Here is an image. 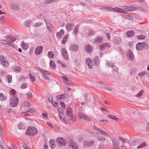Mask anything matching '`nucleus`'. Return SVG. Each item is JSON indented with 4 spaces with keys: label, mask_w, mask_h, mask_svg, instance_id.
<instances>
[{
    "label": "nucleus",
    "mask_w": 149,
    "mask_h": 149,
    "mask_svg": "<svg viewBox=\"0 0 149 149\" xmlns=\"http://www.w3.org/2000/svg\"><path fill=\"white\" fill-rule=\"evenodd\" d=\"M148 48V45L146 42H139L136 45V49L138 51L146 49Z\"/></svg>",
    "instance_id": "obj_1"
},
{
    "label": "nucleus",
    "mask_w": 149,
    "mask_h": 149,
    "mask_svg": "<svg viewBox=\"0 0 149 149\" xmlns=\"http://www.w3.org/2000/svg\"><path fill=\"white\" fill-rule=\"evenodd\" d=\"M19 103L18 99L17 97H10V105L13 107H17Z\"/></svg>",
    "instance_id": "obj_2"
},
{
    "label": "nucleus",
    "mask_w": 149,
    "mask_h": 149,
    "mask_svg": "<svg viewBox=\"0 0 149 149\" xmlns=\"http://www.w3.org/2000/svg\"><path fill=\"white\" fill-rule=\"evenodd\" d=\"M37 131L36 129L34 127H30L26 130V134L30 136H32L36 134Z\"/></svg>",
    "instance_id": "obj_3"
},
{
    "label": "nucleus",
    "mask_w": 149,
    "mask_h": 149,
    "mask_svg": "<svg viewBox=\"0 0 149 149\" xmlns=\"http://www.w3.org/2000/svg\"><path fill=\"white\" fill-rule=\"evenodd\" d=\"M67 115L70 117V119L72 121H75L76 120V118L73 116V111L71 107H69L67 109Z\"/></svg>",
    "instance_id": "obj_4"
},
{
    "label": "nucleus",
    "mask_w": 149,
    "mask_h": 149,
    "mask_svg": "<svg viewBox=\"0 0 149 149\" xmlns=\"http://www.w3.org/2000/svg\"><path fill=\"white\" fill-rule=\"evenodd\" d=\"M0 63L4 68H7L9 65L7 59L3 56H0Z\"/></svg>",
    "instance_id": "obj_5"
},
{
    "label": "nucleus",
    "mask_w": 149,
    "mask_h": 149,
    "mask_svg": "<svg viewBox=\"0 0 149 149\" xmlns=\"http://www.w3.org/2000/svg\"><path fill=\"white\" fill-rule=\"evenodd\" d=\"M112 146L114 149H119L120 141L117 138H114L112 140Z\"/></svg>",
    "instance_id": "obj_6"
},
{
    "label": "nucleus",
    "mask_w": 149,
    "mask_h": 149,
    "mask_svg": "<svg viewBox=\"0 0 149 149\" xmlns=\"http://www.w3.org/2000/svg\"><path fill=\"white\" fill-rule=\"evenodd\" d=\"M107 10L109 11H114L119 13H123L125 12L122 9L118 8H112L107 6Z\"/></svg>",
    "instance_id": "obj_7"
},
{
    "label": "nucleus",
    "mask_w": 149,
    "mask_h": 149,
    "mask_svg": "<svg viewBox=\"0 0 149 149\" xmlns=\"http://www.w3.org/2000/svg\"><path fill=\"white\" fill-rule=\"evenodd\" d=\"M37 68L38 69V70L42 73L43 78L46 80H49V78L47 76L49 75V72L48 71L42 70L38 67Z\"/></svg>",
    "instance_id": "obj_8"
},
{
    "label": "nucleus",
    "mask_w": 149,
    "mask_h": 149,
    "mask_svg": "<svg viewBox=\"0 0 149 149\" xmlns=\"http://www.w3.org/2000/svg\"><path fill=\"white\" fill-rule=\"evenodd\" d=\"M56 141L60 145L65 146L66 144L67 143L66 140L63 138L61 137L57 138L56 140Z\"/></svg>",
    "instance_id": "obj_9"
},
{
    "label": "nucleus",
    "mask_w": 149,
    "mask_h": 149,
    "mask_svg": "<svg viewBox=\"0 0 149 149\" xmlns=\"http://www.w3.org/2000/svg\"><path fill=\"white\" fill-rule=\"evenodd\" d=\"M69 146L72 149H79L77 143L72 140H71L69 141Z\"/></svg>",
    "instance_id": "obj_10"
},
{
    "label": "nucleus",
    "mask_w": 149,
    "mask_h": 149,
    "mask_svg": "<svg viewBox=\"0 0 149 149\" xmlns=\"http://www.w3.org/2000/svg\"><path fill=\"white\" fill-rule=\"evenodd\" d=\"M79 49L78 46L76 44H72L70 45L69 49L72 51L77 52Z\"/></svg>",
    "instance_id": "obj_11"
},
{
    "label": "nucleus",
    "mask_w": 149,
    "mask_h": 149,
    "mask_svg": "<svg viewBox=\"0 0 149 149\" xmlns=\"http://www.w3.org/2000/svg\"><path fill=\"white\" fill-rule=\"evenodd\" d=\"M61 53L64 58L66 60H68V56L67 52L66 49L65 48H62L61 49Z\"/></svg>",
    "instance_id": "obj_12"
},
{
    "label": "nucleus",
    "mask_w": 149,
    "mask_h": 149,
    "mask_svg": "<svg viewBox=\"0 0 149 149\" xmlns=\"http://www.w3.org/2000/svg\"><path fill=\"white\" fill-rule=\"evenodd\" d=\"M111 46L110 44L108 43L102 44L99 46V49L100 50H102L105 49L106 47H110Z\"/></svg>",
    "instance_id": "obj_13"
},
{
    "label": "nucleus",
    "mask_w": 149,
    "mask_h": 149,
    "mask_svg": "<svg viewBox=\"0 0 149 149\" xmlns=\"http://www.w3.org/2000/svg\"><path fill=\"white\" fill-rule=\"evenodd\" d=\"M86 64L88 65L89 68L91 69L93 68L92 61L90 58H87L86 61Z\"/></svg>",
    "instance_id": "obj_14"
},
{
    "label": "nucleus",
    "mask_w": 149,
    "mask_h": 149,
    "mask_svg": "<svg viewBox=\"0 0 149 149\" xmlns=\"http://www.w3.org/2000/svg\"><path fill=\"white\" fill-rule=\"evenodd\" d=\"M123 9L127 11H133L136 10L137 8L136 7L128 6H124L123 7Z\"/></svg>",
    "instance_id": "obj_15"
},
{
    "label": "nucleus",
    "mask_w": 149,
    "mask_h": 149,
    "mask_svg": "<svg viewBox=\"0 0 149 149\" xmlns=\"http://www.w3.org/2000/svg\"><path fill=\"white\" fill-rule=\"evenodd\" d=\"M122 41V39L119 37H115L113 40V42L115 44L118 45L120 44Z\"/></svg>",
    "instance_id": "obj_16"
},
{
    "label": "nucleus",
    "mask_w": 149,
    "mask_h": 149,
    "mask_svg": "<svg viewBox=\"0 0 149 149\" xmlns=\"http://www.w3.org/2000/svg\"><path fill=\"white\" fill-rule=\"evenodd\" d=\"M94 144V141H85L84 143V146L86 147H90L93 145Z\"/></svg>",
    "instance_id": "obj_17"
},
{
    "label": "nucleus",
    "mask_w": 149,
    "mask_h": 149,
    "mask_svg": "<svg viewBox=\"0 0 149 149\" xmlns=\"http://www.w3.org/2000/svg\"><path fill=\"white\" fill-rule=\"evenodd\" d=\"M43 49V47L42 46L37 47L35 50V53L37 55H39L42 52Z\"/></svg>",
    "instance_id": "obj_18"
},
{
    "label": "nucleus",
    "mask_w": 149,
    "mask_h": 149,
    "mask_svg": "<svg viewBox=\"0 0 149 149\" xmlns=\"http://www.w3.org/2000/svg\"><path fill=\"white\" fill-rule=\"evenodd\" d=\"M74 26V24L73 23H68L66 24L65 28L68 31H71L72 30Z\"/></svg>",
    "instance_id": "obj_19"
},
{
    "label": "nucleus",
    "mask_w": 149,
    "mask_h": 149,
    "mask_svg": "<svg viewBox=\"0 0 149 149\" xmlns=\"http://www.w3.org/2000/svg\"><path fill=\"white\" fill-rule=\"evenodd\" d=\"M127 56L130 60L132 61L134 59V57L133 53L130 50H129L127 51Z\"/></svg>",
    "instance_id": "obj_20"
},
{
    "label": "nucleus",
    "mask_w": 149,
    "mask_h": 149,
    "mask_svg": "<svg viewBox=\"0 0 149 149\" xmlns=\"http://www.w3.org/2000/svg\"><path fill=\"white\" fill-rule=\"evenodd\" d=\"M64 32V31L63 29H61L59 32H57L56 33V36L57 38L60 39L63 35Z\"/></svg>",
    "instance_id": "obj_21"
},
{
    "label": "nucleus",
    "mask_w": 149,
    "mask_h": 149,
    "mask_svg": "<svg viewBox=\"0 0 149 149\" xmlns=\"http://www.w3.org/2000/svg\"><path fill=\"white\" fill-rule=\"evenodd\" d=\"M45 22L46 24L47 29L50 33L52 32V24L49 22L48 21H46V20H45Z\"/></svg>",
    "instance_id": "obj_22"
},
{
    "label": "nucleus",
    "mask_w": 149,
    "mask_h": 149,
    "mask_svg": "<svg viewBox=\"0 0 149 149\" xmlns=\"http://www.w3.org/2000/svg\"><path fill=\"white\" fill-rule=\"evenodd\" d=\"M6 38L8 40V42H10V44L11 42H13L15 41L16 39L14 37H12L10 36H8L6 37Z\"/></svg>",
    "instance_id": "obj_23"
},
{
    "label": "nucleus",
    "mask_w": 149,
    "mask_h": 149,
    "mask_svg": "<svg viewBox=\"0 0 149 149\" xmlns=\"http://www.w3.org/2000/svg\"><path fill=\"white\" fill-rule=\"evenodd\" d=\"M11 8L16 11H19L20 9V6L16 4H12L11 5Z\"/></svg>",
    "instance_id": "obj_24"
},
{
    "label": "nucleus",
    "mask_w": 149,
    "mask_h": 149,
    "mask_svg": "<svg viewBox=\"0 0 149 149\" xmlns=\"http://www.w3.org/2000/svg\"><path fill=\"white\" fill-rule=\"evenodd\" d=\"M86 51L88 53H90L92 51V46L89 45H87L85 47Z\"/></svg>",
    "instance_id": "obj_25"
},
{
    "label": "nucleus",
    "mask_w": 149,
    "mask_h": 149,
    "mask_svg": "<svg viewBox=\"0 0 149 149\" xmlns=\"http://www.w3.org/2000/svg\"><path fill=\"white\" fill-rule=\"evenodd\" d=\"M2 130V128L0 125V143H1L3 142V141L2 139V136H3ZM0 148L2 149L3 148V147L0 144Z\"/></svg>",
    "instance_id": "obj_26"
},
{
    "label": "nucleus",
    "mask_w": 149,
    "mask_h": 149,
    "mask_svg": "<svg viewBox=\"0 0 149 149\" xmlns=\"http://www.w3.org/2000/svg\"><path fill=\"white\" fill-rule=\"evenodd\" d=\"M126 35L128 37L131 38L134 35L135 33L133 31H128L126 33Z\"/></svg>",
    "instance_id": "obj_27"
},
{
    "label": "nucleus",
    "mask_w": 149,
    "mask_h": 149,
    "mask_svg": "<svg viewBox=\"0 0 149 149\" xmlns=\"http://www.w3.org/2000/svg\"><path fill=\"white\" fill-rule=\"evenodd\" d=\"M55 140L53 139H51L49 141L50 146L52 149H54L55 148Z\"/></svg>",
    "instance_id": "obj_28"
},
{
    "label": "nucleus",
    "mask_w": 149,
    "mask_h": 149,
    "mask_svg": "<svg viewBox=\"0 0 149 149\" xmlns=\"http://www.w3.org/2000/svg\"><path fill=\"white\" fill-rule=\"evenodd\" d=\"M68 95L66 94H64L62 95H59L56 96V98L58 100H61L65 97H67Z\"/></svg>",
    "instance_id": "obj_29"
},
{
    "label": "nucleus",
    "mask_w": 149,
    "mask_h": 149,
    "mask_svg": "<svg viewBox=\"0 0 149 149\" xmlns=\"http://www.w3.org/2000/svg\"><path fill=\"white\" fill-rule=\"evenodd\" d=\"M78 116L81 118H82L83 119L86 120H90V118L87 116L83 114H79Z\"/></svg>",
    "instance_id": "obj_30"
},
{
    "label": "nucleus",
    "mask_w": 149,
    "mask_h": 149,
    "mask_svg": "<svg viewBox=\"0 0 149 149\" xmlns=\"http://www.w3.org/2000/svg\"><path fill=\"white\" fill-rule=\"evenodd\" d=\"M7 99L6 96L2 93H0V100L2 101L6 100Z\"/></svg>",
    "instance_id": "obj_31"
},
{
    "label": "nucleus",
    "mask_w": 149,
    "mask_h": 149,
    "mask_svg": "<svg viewBox=\"0 0 149 149\" xmlns=\"http://www.w3.org/2000/svg\"><path fill=\"white\" fill-rule=\"evenodd\" d=\"M21 45L22 48L23 49L26 50L28 48L27 44L24 41L22 42Z\"/></svg>",
    "instance_id": "obj_32"
},
{
    "label": "nucleus",
    "mask_w": 149,
    "mask_h": 149,
    "mask_svg": "<svg viewBox=\"0 0 149 149\" xmlns=\"http://www.w3.org/2000/svg\"><path fill=\"white\" fill-rule=\"evenodd\" d=\"M102 41L103 39L101 37H97L95 38L94 42L96 44L100 43L102 42Z\"/></svg>",
    "instance_id": "obj_33"
},
{
    "label": "nucleus",
    "mask_w": 149,
    "mask_h": 149,
    "mask_svg": "<svg viewBox=\"0 0 149 149\" xmlns=\"http://www.w3.org/2000/svg\"><path fill=\"white\" fill-rule=\"evenodd\" d=\"M50 66L51 68H52L54 69H55L56 66L54 62L52 60H50L49 62Z\"/></svg>",
    "instance_id": "obj_34"
},
{
    "label": "nucleus",
    "mask_w": 149,
    "mask_h": 149,
    "mask_svg": "<svg viewBox=\"0 0 149 149\" xmlns=\"http://www.w3.org/2000/svg\"><path fill=\"white\" fill-rule=\"evenodd\" d=\"M98 132H100V133L104 135L107 137H109V135L106 132L104 131L101 129H100L99 130Z\"/></svg>",
    "instance_id": "obj_35"
},
{
    "label": "nucleus",
    "mask_w": 149,
    "mask_h": 149,
    "mask_svg": "<svg viewBox=\"0 0 149 149\" xmlns=\"http://www.w3.org/2000/svg\"><path fill=\"white\" fill-rule=\"evenodd\" d=\"M79 28V25H77L76 26L74 29V31L72 32V33L74 34L75 36H76L77 35V33L78 31V29Z\"/></svg>",
    "instance_id": "obj_36"
},
{
    "label": "nucleus",
    "mask_w": 149,
    "mask_h": 149,
    "mask_svg": "<svg viewBox=\"0 0 149 149\" xmlns=\"http://www.w3.org/2000/svg\"><path fill=\"white\" fill-rule=\"evenodd\" d=\"M47 56L50 59H53L54 58V53L52 51H49L47 53Z\"/></svg>",
    "instance_id": "obj_37"
},
{
    "label": "nucleus",
    "mask_w": 149,
    "mask_h": 149,
    "mask_svg": "<svg viewBox=\"0 0 149 149\" xmlns=\"http://www.w3.org/2000/svg\"><path fill=\"white\" fill-rule=\"evenodd\" d=\"M13 70L15 72L19 73L21 71V68L19 66H16L13 68Z\"/></svg>",
    "instance_id": "obj_38"
},
{
    "label": "nucleus",
    "mask_w": 149,
    "mask_h": 149,
    "mask_svg": "<svg viewBox=\"0 0 149 149\" xmlns=\"http://www.w3.org/2000/svg\"><path fill=\"white\" fill-rule=\"evenodd\" d=\"M29 76L31 79L30 81L33 82H34L36 81V78L34 75L31 73L29 74Z\"/></svg>",
    "instance_id": "obj_39"
},
{
    "label": "nucleus",
    "mask_w": 149,
    "mask_h": 149,
    "mask_svg": "<svg viewBox=\"0 0 149 149\" xmlns=\"http://www.w3.org/2000/svg\"><path fill=\"white\" fill-rule=\"evenodd\" d=\"M16 91L14 90H12L10 91V97H16Z\"/></svg>",
    "instance_id": "obj_40"
},
{
    "label": "nucleus",
    "mask_w": 149,
    "mask_h": 149,
    "mask_svg": "<svg viewBox=\"0 0 149 149\" xmlns=\"http://www.w3.org/2000/svg\"><path fill=\"white\" fill-rule=\"evenodd\" d=\"M6 79L9 83H10L12 81V77L11 75H8L6 76Z\"/></svg>",
    "instance_id": "obj_41"
},
{
    "label": "nucleus",
    "mask_w": 149,
    "mask_h": 149,
    "mask_svg": "<svg viewBox=\"0 0 149 149\" xmlns=\"http://www.w3.org/2000/svg\"><path fill=\"white\" fill-rule=\"evenodd\" d=\"M68 36V35H67L64 36L62 41V43L63 44H64L66 43Z\"/></svg>",
    "instance_id": "obj_42"
},
{
    "label": "nucleus",
    "mask_w": 149,
    "mask_h": 149,
    "mask_svg": "<svg viewBox=\"0 0 149 149\" xmlns=\"http://www.w3.org/2000/svg\"><path fill=\"white\" fill-rule=\"evenodd\" d=\"M126 143L127 144V145L126 146H122L121 147V148L123 149H127V148H130L131 147V145L129 143L128 141H126Z\"/></svg>",
    "instance_id": "obj_43"
},
{
    "label": "nucleus",
    "mask_w": 149,
    "mask_h": 149,
    "mask_svg": "<svg viewBox=\"0 0 149 149\" xmlns=\"http://www.w3.org/2000/svg\"><path fill=\"white\" fill-rule=\"evenodd\" d=\"M97 139L100 141H103L105 140V138L103 136H99L97 137Z\"/></svg>",
    "instance_id": "obj_44"
},
{
    "label": "nucleus",
    "mask_w": 149,
    "mask_h": 149,
    "mask_svg": "<svg viewBox=\"0 0 149 149\" xmlns=\"http://www.w3.org/2000/svg\"><path fill=\"white\" fill-rule=\"evenodd\" d=\"M59 1V0H46L45 1L44 3L45 4H48L50 3H54L56 1Z\"/></svg>",
    "instance_id": "obj_45"
},
{
    "label": "nucleus",
    "mask_w": 149,
    "mask_h": 149,
    "mask_svg": "<svg viewBox=\"0 0 149 149\" xmlns=\"http://www.w3.org/2000/svg\"><path fill=\"white\" fill-rule=\"evenodd\" d=\"M146 37L145 35H138L137 36V38L139 40L144 39Z\"/></svg>",
    "instance_id": "obj_46"
},
{
    "label": "nucleus",
    "mask_w": 149,
    "mask_h": 149,
    "mask_svg": "<svg viewBox=\"0 0 149 149\" xmlns=\"http://www.w3.org/2000/svg\"><path fill=\"white\" fill-rule=\"evenodd\" d=\"M93 61L95 64L97 65H98L100 63V60L97 57L94 59Z\"/></svg>",
    "instance_id": "obj_47"
},
{
    "label": "nucleus",
    "mask_w": 149,
    "mask_h": 149,
    "mask_svg": "<svg viewBox=\"0 0 149 149\" xmlns=\"http://www.w3.org/2000/svg\"><path fill=\"white\" fill-rule=\"evenodd\" d=\"M144 93V91L143 90H142L140 91L137 95H136V96L138 97H140L142 96Z\"/></svg>",
    "instance_id": "obj_48"
},
{
    "label": "nucleus",
    "mask_w": 149,
    "mask_h": 149,
    "mask_svg": "<svg viewBox=\"0 0 149 149\" xmlns=\"http://www.w3.org/2000/svg\"><path fill=\"white\" fill-rule=\"evenodd\" d=\"M137 70L134 68H132L130 70V74L131 75L134 74L136 72Z\"/></svg>",
    "instance_id": "obj_49"
},
{
    "label": "nucleus",
    "mask_w": 149,
    "mask_h": 149,
    "mask_svg": "<svg viewBox=\"0 0 149 149\" xmlns=\"http://www.w3.org/2000/svg\"><path fill=\"white\" fill-rule=\"evenodd\" d=\"M31 22L30 20H27L25 22V25L27 27L29 26Z\"/></svg>",
    "instance_id": "obj_50"
},
{
    "label": "nucleus",
    "mask_w": 149,
    "mask_h": 149,
    "mask_svg": "<svg viewBox=\"0 0 149 149\" xmlns=\"http://www.w3.org/2000/svg\"><path fill=\"white\" fill-rule=\"evenodd\" d=\"M107 65L108 67H111L113 68L114 67V64L110 62H107Z\"/></svg>",
    "instance_id": "obj_51"
},
{
    "label": "nucleus",
    "mask_w": 149,
    "mask_h": 149,
    "mask_svg": "<svg viewBox=\"0 0 149 149\" xmlns=\"http://www.w3.org/2000/svg\"><path fill=\"white\" fill-rule=\"evenodd\" d=\"M36 112V110L34 109L31 108L30 109L28 110L27 112H29L30 113H35Z\"/></svg>",
    "instance_id": "obj_52"
},
{
    "label": "nucleus",
    "mask_w": 149,
    "mask_h": 149,
    "mask_svg": "<svg viewBox=\"0 0 149 149\" xmlns=\"http://www.w3.org/2000/svg\"><path fill=\"white\" fill-rule=\"evenodd\" d=\"M27 84L26 83H24L20 86V88L22 89H24L27 88Z\"/></svg>",
    "instance_id": "obj_53"
},
{
    "label": "nucleus",
    "mask_w": 149,
    "mask_h": 149,
    "mask_svg": "<svg viewBox=\"0 0 149 149\" xmlns=\"http://www.w3.org/2000/svg\"><path fill=\"white\" fill-rule=\"evenodd\" d=\"M1 41L2 43L10 45V42H8V40H1Z\"/></svg>",
    "instance_id": "obj_54"
},
{
    "label": "nucleus",
    "mask_w": 149,
    "mask_h": 149,
    "mask_svg": "<svg viewBox=\"0 0 149 149\" xmlns=\"http://www.w3.org/2000/svg\"><path fill=\"white\" fill-rule=\"evenodd\" d=\"M146 146V143L145 142H143L140 145L137 147V148L138 149H140Z\"/></svg>",
    "instance_id": "obj_55"
},
{
    "label": "nucleus",
    "mask_w": 149,
    "mask_h": 149,
    "mask_svg": "<svg viewBox=\"0 0 149 149\" xmlns=\"http://www.w3.org/2000/svg\"><path fill=\"white\" fill-rule=\"evenodd\" d=\"M146 74V72L145 71H142L139 73L138 75L140 77H142L145 75Z\"/></svg>",
    "instance_id": "obj_56"
},
{
    "label": "nucleus",
    "mask_w": 149,
    "mask_h": 149,
    "mask_svg": "<svg viewBox=\"0 0 149 149\" xmlns=\"http://www.w3.org/2000/svg\"><path fill=\"white\" fill-rule=\"evenodd\" d=\"M22 147L25 149H28V147L26 146V144L24 142H22Z\"/></svg>",
    "instance_id": "obj_57"
},
{
    "label": "nucleus",
    "mask_w": 149,
    "mask_h": 149,
    "mask_svg": "<svg viewBox=\"0 0 149 149\" xmlns=\"http://www.w3.org/2000/svg\"><path fill=\"white\" fill-rule=\"evenodd\" d=\"M30 105L31 104L28 102H24L23 103L24 106L26 107H29Z\"/></svg>",
    "instance_id": "obj_58"
},
{
    "label": "nucleus",
    "mask_w": 149,
    "mask_h": 149,
    "mask_svg": "<svg viewBox=\"0 0 149 149\" xmlns=\"http://www.w3.org/2000/svg\"><path fill=\"white\" fill-rule=\"evenodd\" d=\"M42 23L40 22H39L35 23L34 24V26L35 27H39L42 24Z\"/></svg>",
    "instance_id": "obj_59"
},
{
    "label": "nucleus",
    "mask_w": 149,
    "mask_h": 149,
    "mask_svg": "<svg viewBox=\"0 0 149 149\" xmlns=\"http://www.w3.org/2000/svg\"><path fill=\"white\" fill-rule=\"evenodd\" d=\"M43 118L44 119L46 120L48 118V117L47 116V113H44L42 114Z\"/></svg>",
    "instance_id": "obj_60"
},
{
    "label": "nucleus",
    "mask_w": 149,
    "mask_h": 149,
    "mask_svg": "<svg viewBox=\"0 0 149 149\" xmlns=\"http://www.w3.org/2000/svg\"><path fill=\"white\" fill-rule=\"evenodd\" d=\"M52 104L55 107H57L58 106V104L55 101H54L52 102Z\"/></svg>",
    "instance_id": "obj_61"
},
{
    "label": "nucleus",
    "mask_w": 149,
    "mask_h": 149,
    "mask_svg": "<svg viewBox=\"0 0 149 149\" xmlns=\"http://www.w3.org/2000/svg\"><path fill=\"white\" fill-rule=\"evenodd\" d=\"M27 95L29 98H31L32 97V95L31 91L27 93Z\"/></svg>",
    "instance_id": "obj_62"
},
{
    "label": "nucleus",
    "mask_w": 149,
    "mask_h": 149,
    "mask_svg": "<svg viewBox=\"0 0 149 149\" xmlns=\"http://www.w3.org/2000/svg\"><path fill=\"white\" fill-rule=\"evenodd\" d=\"M92 128L93 129V130H95L98 132L99 131V130L100 129V128H98V127H97L95 126H92Z\"/></svg>",
    "instance_id": "obj_63"
},
{
    "label": "nucleus",
    "mask_w": 149,
    "mask_h": 149,
    "mask_svg": "<svg viewBox=\"0 0 149 149\" xmlns=\"http://www.w3.org/2000/svg\"><path fill=\"white\" fill-rule=\"evenodd\" d=\"M94 31L92 30H90L89 31V32L88 33V35L89 36H92L94 35Z\"/></svg>",
    "instance_id": "obj_64"
}]
</instances>
